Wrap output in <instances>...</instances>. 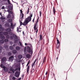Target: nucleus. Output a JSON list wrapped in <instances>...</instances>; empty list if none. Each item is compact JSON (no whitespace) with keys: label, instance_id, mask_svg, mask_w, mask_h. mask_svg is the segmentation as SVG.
<instances>
[{"label":"nucleus","instance_id":"c85d7f7f","mask_svg":"<svg viewBox=\"0 0 80 80\" xmlns=\"http://www.w3.org/2000/svg\"><path fill=\"white\" fill-rule=\"evenodd\" d=\"M2 25L0 24V31H3V29L2 28Z\"/></svg>","mask_w":80,"mask_h":80},{"label":"nucleus","instance_id":"c03bdc74","mask_svg":"<svg viewBox=\"0 0 80 80\" xmlns=\"http://www.w3.org/2000/svg\"><path fill=\"white\" fill-rule=\"evenodd\" d=\"M1 20H4V19H5V18L3 17H1Z\"/></svg>","mask_w":80,"mask_h":80},{"label":"nucleus","instance_id":"6e6d98bb","mask_svg":"<svg viewBox=\"0 0 80 80\" xmlns=\"http://www.w3.org/2000/svg\"><path fill=\"white\" fill-rule=\"evenodd\" d=\"M36 30H37L36 31V33H37L38 32V29H37Z\"/></svg>","mask_w":80,"mask_h":80},{"label":"nucleus","instance_id":"5701e85b","mask_svg":"<svg viewBox=\"0 0 80 80\" xmlns=\"http://www.w3.org/2000/svg\"><path fill=\"white\" fill-rule=\"evenodd\" d=\"M30 69V66H28L27 68V72L28 73Z\"/></svg>","mask_w":80,"mask_h":80},{"label":"nucleus","instance_id":"680f3d73","mask_svg":"<svg viewBox=\"0 0 80 80\" xmlns=\"http://www.w3.org/2000/svg\"><path fill=\"white\" fill-rule=\"evenodd\" d=\"M48 73V72H47L45 73V75H47Z\"/></svg>","mask_w":80,"mask_h":80},{"label":"nucleus","instance_id":"49530a36","mask_svg":"<svg viewBox=\"0 0 80 80\" xmlns=\"http://www.w3.org/2000/svg\"><path fill=\"white\" fill-rule=\"evenodd\" d=\"M19 44L22 47V45H23L22 44V43L20 42H19Z\"/></svg>","mask_w":80,"mask_h":80},{"label":"nucleus","instance_id":"f704fd0d","mask_svg":"<svg viewBox=\"0 0 80 80\" xmlns=\"http://www.w3.org/2000/svg\"><path fill=\"white\" fill-rule=\"evenodd\" d=\"M6 38L9 39V38H10V36L9 35H7L6 36Z\"/></svg>","mask_w":80,"mask_h":80},{"label":"nucleus","instance_id":"69168bd1","mask_svg":"<svg viewBox=\"0 0 80 80\" xmlns=\"http://www.w3.org/2000/svg\"><path fill=\"white\" fill-rule=\"evenodd\" d=\"M78 16H77V18H76V19H78Z\"/></svg>","mask_w":80,"mask_h":80},{"label":"nucleus","instance_id":"39448f33","mask_svg":"<svg viewBox=\"0 0 80 80\" xmlns=\"http://www.w3.org/2000/svg\"><path fill=\"white\" fill-rule=\"evenodd\" d=\"M38 18L37 19L36 23L34 24V30H36L37 29V23H38Z\"/></svg>","mask_w":80,"mask_h":80},{"label":"nucleus","instance_id":"412c9836","mask_svg":"<svg viewBox=\"0 0 80 80\" xmlns=\"http://www.w3.org/2000/svg\"><path fill=\"white\" fill-rule=\"evenodd\" d=\"M3 34L4 35H7L8 34V32H4L3 33Z\"/></svg>","mask_w":80,"mask_h":80},{"label":"nucleus","instance_id":"864d4df0","mask_svg":"<svg viewBox=\"0 0 80 80\" xmlns=\"http://www.w3.org/2000/svg\"><path fill=\"white\" fill-rule=\"evenodd\" d=\"M24 74H22V79L24 77Z\"/></svg>","mask_w":80,"mask_h":80},{"label":"nucleus","instance_id":"473e14b6","mask_svg":"<svg viewBox=\"0 0 80 80\" xmlns=\"http://www.w3.org/2000/svg\"><path fill=\"white\" fill-rule=\"evenodd\" d=\"M10 50H13V46H10Z\"/></svg>","mask_w":80,"mask_h":80},{"label":"nucleus","instance_id":"4c0bfd02","mask_svg":"<svg viewBox=\"0 0 80 80\" xmlns=\"http://www.w3.org/2000/svg\"><path fill=\"white\" fill-rule=\"evenodd\" d=\"M8 56H11L12 55V53L10 52H9L8 53Z\"/></svg>","mask_w":80,"mask_h":80},{"label":"nucleus","instance_id":"c9c22d12","mask_svg":"<svg viewBox=\"0 0 80 80\" xmlns=\"http://www.w3.org/2000/svg\"><path fill=\"white\" fill-rule=\"evenodd\" d=\"M11 18V15L8 14V18Z\"/></svg>","mask_w":80,"mask_h":80},{"label":"nucleus","instance_id":"338daca9","mask_svg":"<svg viewBox=\"0 0 80 80\" xmlns=\"http://www.w3.org/2000/svg\"><path fill=\"white\" fill-rule=\"evenodd\" d=\"M0 15H1V16H2V13H0Z\"/></svg>","mask_w":80,"mask_h":80},{"label":"nucleus","instance_id":"2eb2a0df","mask_svg":"<svg viewBox=\"0 0 80 80\" xmlns=\"http://www.w3.org/2000/svg\"><path fill=\"white\" fill-rule=\"evenodd\" d=\"M17 70H18L19 72H20V68H16L15 69H14V72L17 71Z\"/></svg>","mask_w":80,"mask_h":80},{"label":"nucleus","instance_id":"6ab92c4d","mask_svg":"<svg viewBox=\"0 0 80 80\" xmlns=\"http://www.w3.org/2000/svg\"><path fill=\"white\" fill-rule=\"evenodd\" d=\"M23 57V56L22 55H19L18 56V58L19 59H20L22 58Z\"/></svg>","mask_w":80,"mask_h":80},{"label":"nucleus","instance_id":"58836bf2","mask_svg":"<svg viewBox=\"0 0 80 80\" xmlns=\"http://www.w3.org/2000/svg\"><path fill=\"white\" fill-rule=\"evenodd\" d=\"M3 34V32H0V36H2V35Z\"/></svg>","mask_w":80,"mask_h":80},{"label":"nucleus","instance_id":"603ef678","mask_svg":"<svg viewBox=\"0 0 80 80\" xmlns=\"http://www.w3.org/2000/svg\"><path fill=\"white\" fill-rule=\"evenodd\" d=\"M2 9H5V7L4 6H2Z\"/></svg>","mask_w":80,"mask_h":80},{"label":"nucleus","instance_id":"4d7b16f0","mask_svg":"<svg viewBox=\"0 0 80 80\" xmlns=\"http://www.w3.org/2000/svg\"><path fill=\"white\" fill-rule=\"evenodd\" d=\"M24 52H26V47H25L24 48Z\"/></svg>","mask_w":80,"mask_h":80},{"label":"nucleus","instance_id":"f3484780","mask_svg":"<svg viewBox=\"0 0 80 80\" xmlns=\"http://www.w3.org/2000/svg\"><path fill=\"white\" fill-rule=\"evenodd\" d=\"M0 38L2 40H4L5 38V36H3V35H2L0 36Z\"/></svg>","mask_w":80,"mask_h":80},{"label":"nucleus","instance_id":"0eeeda50","mask_svg":"<svg viewBox=\"0 0 80 80\" xmlns=\"http://www.w3.org/2000/svg\"><path fill=\"white\" fill-rule=\"evenodd\" d=\"M20 73V72L18 71H17L16 72H15V77L17 78L19 77Z\"/></svg>","mask_w":80,"mask_h":80},{"label":"nucleus","instance_id":"a878e982","mask_svg":"<svg viewBox=\"0 0 80 80\" xmlns=\"http://www.w3.org/2000/svg\"><path fill=\"white\" fill-rule=\"evenodd\" d=\"M4 43V40L3 39H2L1 40H0V43L1 44V43Z\"/></svg>","mask_w":80,"mask_h":80},{"label":"nucleus","instance_id":"6e6552de","mask_svg":"<svg viewBox=\"0 0 80 80\" xmlns=\"http://www.w3.org/2000/svg\"><path fill=\"white\" fill-rule=\"evenodd\" d=\"M11 25L10 26V28H12V29H13L15 28V27L16 25L15 24H13V23L12 22L11 23Z\"/></svg>","mask_w":80,"mask_h":80},{"label":"nucleus","instance_id":"13d9d810","mask_svg":"<svg viewBox=\"0 0 80 80\" xmlns=\"http://www.w3.org/2000/svg\"><path fill=\"white\" fill-rule=\"evenodd\" d=\"M10 13L11 14H13V12L12 11H10Z\"/></svg>","mask_w":80,"mask_h":80},{"label":"nucleus","instance_id":"bb28decb","mask_svg":"<svg viewBox=\"0 0 80 80\" xmlns=\"http://www.w3.org/2000/svg\"><path fill=\"white\" fill-rule=\"evenodd\" d=\"M8 22L9 23H12V19H9L8 20Z\"/></svg>","mask_w":80,"mask_h":80},{"label":"nucleus","instance_id":"f257e3e1","mask_svg":"<svg viewBox=\"0 0 80 80\" xmlns=\"http://www.w3.org/2000/svg\"><path fill=\"white\" fill-rule=\"evenodd\" d=\"M30 16L28 17L27 18H26L24 20L23 25H27L30 22H31L32 20V17L33 16V12L31 13V12L30 13Z\"/></svg>","mask_w":80,"mask_h":80},{"label":"nucleus","instance_id":"dca6fc26","mask_svg":"<svg viewBox=\"0 0 80 80\" xmlns=\"http://www.w3.org/2000/svg\"><path fill=\"white\" fill-rule=\"evenodd\" d=\"M10 71H12V73H15V69H13L12 68H10Z\"/></svg>","mask_w":80,"mask_h":80},{"label":"nucleus","instance_id":"1a4fd4ad","mask_svg":"<svg viewBox=\"0 0 80 80\" xmlns=\"http://www.w3.org/2000/svg\"><path fill=\"white\" fill-rule=\"evenodd\" d=\"M13 59H14V57L13 56H11L9 58V60L10 61H13Z\"/></svg>","mask_w":80,"mask_h":80},{"label":"nucleus","instance_id":"cd10ccee","mask_svg":"<svg viewBox=\"0 0 80 80\" xmlns=\"http://www.w3.org/2000/svg\"><path fill=\"white\" fill-rule=\"evenodd\" d=\"M5 27H9V24L8 23H6L5 24Z\"/></svg>","mask_w":80,"mask_h":80},{"label":"nucleus","instance_id":"79ce46f5","mask_svg":"<svg viewBox=\"0 0 80 80\" xmlns=\"http://www.w3.org/2000/svg\"><path fill=\"white\" fill-rule=\"evenodd\" d=\"M13 37H14V36H11L10 38L12 40H13Z\"/></svg>","mask_w":80,"mask_h":80},{"label":"nucleus","instance_id":"9b49d317","mask_svg":"<svg viewBox=\"0 0 80 80\" xmlns=\"http://www.w3.org/2000/svg\"><path fill=\"white\" fill-rule=\"evenodd\" d=\"M21 13H22V18H23V17H24V14L23 13V12L22 11V10H20Z\"/></svg>","mask_w":80,"mask_h":80},{"label":"nucleus","instance_id":"20e7f679","mask_svg":"<svg viewBox=\"0 0 80 80\" xmlns=\"http://www.w3.org/2000/svg\"><path fill=\"white\" fill-rule=\"evenodd\" d=\"M0 67L3 68L4 71L5 72H7L8 71V68L7 67H5L4 64H1L0 65Z\"/></svg>","mask_w":80,"mask_h":80},{"label":"nucleus","instance_id":"4be33fe9","mask_svg":"<svg viewBox=\"0 0 80 80\" xmlns=\"http://www.w3.org/2000/svg\"><path fill=\"white\" fill-rule=\"evenodd\" d=\"M46 57H44L43 59V63H42V65H43V63H44L46 61Z\"/></svg>","mask_w":80,"mask_h":80},{"label":"nucleus","instance_id":"72a5a7b5","mask_svg":"<svg viewBox=\"0 0 80 80\" xmlns=\"http://www.w3.org/2000/svg\"><path fill=\"white\" fill-rule=\"evenodd\" d=\"M31 72H35V69L34 68H32Z\"/></svg>","mask_w":80,"mask_h":80},{"label":"nucleus","instance_id":"4468645a","mask_svg":"<svg viewBox=\"0 0 80 80\" xmlns=\"http://www.w3.org/2000/svg\"><path fill=\"white\" fill-rule=\"evenodd\" d=\"M26 57L28 58H30L31 57V55H30V54H27L26 55Z\"/></svg>","mask_w":80,"mask_h":80},{"label":"nucleus","instance_id":"9d476101","mask_svg":"<svg viewBox=\"0 0 80 80\" xmlns=\"http://www.w3.org/2000/svg\"><path fill=\"white\" fill-rule=\"evenodd\" d=\"M25 45L26 46V45H28V46H29L31 47V48H32V47H33V46H32V44H31V43H25Z\"/></svg>","mask_w":80,"mask_h":80},{"label":"nucleus","instance_id":"de8ad7c7","mask_svg":"<svg viewBox=\"0 0 80 80\" xmlns=\"http://www.w3.org/2000/svg\"><path fill=\"white\" fill-rule=\"evenodd\" d=\"M17 31L18 32H19V28H17Z\"/></svg>","mask_w":80,"mask_h":80},{"label":"nucleus","instance_id":"0e129e2a","mask_svg":"<svg viewBox=\"0 0 80 80\" xmlns=\"http://www.w3.org/2000/svg\"><path fill=\"white\" fill-rule=\"evenodd\" d=\"M8 73H12V72H8Z\"/></svg>","mask_w":80,"mask_h":80},{"label":"nucleus","instance_id":"f03ea898","mask_svg":"<svg viewBox=\"0 0 80 80\" xmlns=\"http://www.w3.org/2000/svg\"><path fill=\"white\" fill-rule=\"evenodd\" d=\"M30 47H31L30 46H27V52H28V53H30V54H32L33 53V49L32 48H32H30Z\"/></svg>","mask_w":80,"mask_h":80},{"label":"nucleus","instance_id":"e2e57ef3","mask_svg":"<svg viewBox=\"0 0 80 80\" xmlns=\"http://www.w3.org/2000/svg\"><path fill=\"white\" fill-rule=\"evenodd\" d=\"M23 4H24V3H23V4L22 5V6L23 7H24V6H23Z\"/></svg>","mask_w":80,"mask_h":80},{"label":"nucleus","instance_id":"423d86ee","mask_svg":"<svg viewBox=\"0 0 80 80\" xmlns=\"http://www.w3.org/2000/svg\"><path fill=\"white\" fill-rule=\"evenodd\" d=\"M59 47H60V41L59 40H57V44L56 46V48L58 49L59 48Z\"/></svg>","mask_w":80,"mask_h":80},{"label":"nucleus","instance_id":"a19ab883","mask_svg":"<svg viewBox=\"0 0 80 80\" xmlns=\"http://www.w3.org/2000/svg\"><path fill=\"white\" fill-rule=\"evenodd\" d=\"M30 62V60L28 61V62L27 65L26 67H28V65H29Z\"/></svg>","mask_w":80,"mask_h":80},{"label":"nucleus","instance_id":"09e8293b","mask_svg":"<svg viewBox=\"0 0 80 80\" xmlns=\"http://www.w3.org/2000/svg\"><path fill=\"white\" fill-rule=\"evenodd\" d=\"M5 48H8V46H7V45H6L5 46Z\"/></svg>","mask_w":80,"mask_h":80},{"label":"nucleus","instance_id":"3c124183","mask_svg":"<svg viewBox=\"0 0 80 80\" xmlns=\"http://www.w3.org/2000/svg\"><path fill=\"white\" fill-rule=\"evenodd\" d=\"M35 17H34V18L33 19V20H32V22H33V23H34V21L35 20Z\"/></svg>","mask_w":80,"mask_h":80},{"label":"nucleus","instance_id":"f8f14e48","mask_svg":"<svg viewBox=\"0 0 80 80\" xmlns=\"http://www.w3.org/2000/svg\"><path fill=\"white\" fill-rule=\"evenodd\" d=\"M12 35H13V36H14V38H15V39H18V37L17 36V35H16V34H13Z\"/></svg>","mask_w":80,"mask_h":80},{"label":"nucleus","instance_id":"aec40b11","mask_svg":"<svg viewBox=\"0 0 80 80\" xmlns=\"http://www.w3.org/2000/svg\"><path fill=\"white\" fill-rule=\"evenodd\" d=\"M20 26H22V25H24V26H25V25H23V23H24V22H22L20 21Z\"/></svg>","mask_w":80,"mask_h":80},{"label":"nucleus","instance_id":"7c9ffc66","mask_svg":"<svg viewBox=\"0 0 80 80\" xmlns=\"http://www.w3.org/2000/svg\"><path fill=\"white\" fill-rule=\"evenodd\" d=\"M8 33L9 35H12V34H13V33L12 32H8Z\"/></svg>","mask_w":80,"mask_h":80},{"label":"nucleus","instance_id":"a18cd8bd","mask_svg":"<svg viewBox=\"0 0 80 80\" xmlns=\"http://www.w3.org/2000/svg\"><path fill=\"white\" fill-rule=\"evenodd\" d=\"M15 79H16V78H15V77H13L12 78V80H15Z\"/></svg>","mask_w":80,"mask_h":80},{"label":"nucleus","instance_id":"052dcab7","mask_svg":"<svg viewBox=\"0 0 80 80\" xmlns=\"http://www.w3.org/2000/svg\"><path fill=\"white\" fill-rule=\"evenodd\" d=\"M30 38L31 40H33V38H32V37L30 36Z\"/></svg>","mask_w":80,"mask_h":80},{"label":"nucleus","instance_id":"bf43d9fd","mask_svg":"<svg viewBox=\"0 0 80 80\" xmlns=\"http://www.w3.org/2000/svg\"><path fill=\"white\" fill-rule=\"evenodd\" d=\"M2 1H4V2H7V0H2Z\"/></svg>","mask_w":80,"mask_h":80},{"label":"nucleus","instance_id":"ea45409f","mask_svg":"<svg viewBox=\"0 0 80 80\" xmlns=\"http://www.w3.org/2000/svg\"><path fill=\"white\" fill-rule=\"evenodd\" d=\"M29 10H30V8H28V11H27V14H28V13H29Z\"/></svg>","mask_w":80,"mask_h":80},{"label":"nucleus","instance_id":"e433bc0d","mask_svg":"<svg viewBox=\"0 0 80 80\" xmlns=\"http://www.w3.org/2000/svg\"><path fill=\"white\" fill-rule=\"evenodd\" d=\"M4 42H8V39H5L4 40Z\"/></svg>","mask_w":80,"mask_h":80},{"label":"nucleus","instance_id":"ddd939ff","mask_svg":"<svg viewBox=\"0 0 80 80\" xmlns=\"http://www.w3.org/2000/svg\"><path fill=\"white\" fill-rule=\"evenodd\" d=\"M16 49L17 50V51H19L20 50V48L19 46H17L16 47Z\"/></svg>","mask_w":80,"mask_h":80},{"label":"nucleus","instance_id":"a211bd4d","mask_svg":"<svg viewBox=\"0 0 80 80\" xmlns=\"http://www.w3.org/2000/svg\"><path fill=\"white\" fill-rule=\"evenodd\" d=\"M11 29L9 28H8L6 30V31L8 32H11Z\"/></svg>","mask_w":80,"mask_h":80},{"label":"nucleus","instance_id":"37998d69","mask_svg":"<svg viewBox=\"0 0 80 80\" xmlns=\"http://www.w3.org/2000/svg\"><path fill=\"white\" fill-rule=\"evenodd\" d=\"M7 2H8V4H11L10 2V0H7Z\"/></svg>","mask_w":80,"mask_h":80},{"label":"nucleus","instance_id":"774afa93","mask_svg":"<svg viewBox=\"0 0 80 80\" xmlns=\"http://www.w3.org/2000/svg\"><path fill=\"white\" fill-rule=\"evenodd\" d=\"M40 63L39 64V66H38V67H40Z\"/></svg>","mask_w":80,"mask_h":80},{"label":"nucleus","instance_id":"7ed1b4c3","mask_svg":"<svg viewBox=\"0 0 80 80\" xmlns=\"http://www.w3.org/2000/svg\"><path fill=\"white\" fill-rule=\"evenodd\" d=\"M7 61V58L5 57L3 58L1 60V62L0 65H6L7 63H6Z\"/></svg>","mask_w":80,"mask_h":80},{"label":"nucleus","instance_id":"b1692460","mask_svg":"<svg viewBox=\"0 0 80 80\" xmlns=\"http://www.w3.org/2000/svg\"><path fill=\"white\" fill-rule=\"evenodd\" d=\"M40 40H42L43 38V36L42 34L40 35Z\"/></svg>","mask_w":80,"mask_h":80},{"label":"nucleus","instance_id":"c756f323","mask_svg":"<svg viewBox=\"0 0 80 80\" xmlns=\"http://www.w3.org/2000/svg\"><path fill=\"white\" fill-rule=\"evenodd\" d=\"M12 52L13 53H16L17 52V50H14L12 51Z\"/></svg>","mask_w":80,"mask_h":80},{"label":"nucleus","instance_id":"8fccbe9b","mask_svg":"<svg viewBox=\"0 0 80 80\" xmlns=\"http://www.w3.org/2000/svg\"><path fill=\"white\" fill-rule=\"evenodd\" d=\"M39 14L40 15V17H41V16L42 15V13H41V11H40Z\"/></svg>","mask_w":80,"mask_h":80},{"label":"nucleus","instance_id":"2f4dec72","mask_svg":"<svg viewBox=\"0 0 80 80\" xmlns=\"http://www.w3.org/2000/svg\"><path fill=\"white\" fill-rule=\"evenodd\" d=\"M36 62V59L34 61V63H32V67H33V66H34V65H35V62Z\"/></svg>","mask_w":80,"mask_h":80},{"label":"nucleus","instance_id":"5fc2aeb1","mask_svg":"<svg viewBox=\"0 0 80 80\" xmlns=\"http://www.w3.org/2000/svg\"><path fill=\"white\" fill-rule=\"evenodd\" d=\"M21 79H22V78H20L19 79H18V80H21Z\"/></svg>","mask_w":80,"mask_h":80},{"label":"nucleus","instance_id":"393cba45","mask_svg":"<svg viewBox=\"0 0 80 80\" xmlns=\"http://www.w3.org/2000/svg\"><path fill=\"white\" fill-rule=\"evenodd\" d=\"M53 14L54 15H55V12H56V11H55V7H53Z\"/></svg>","mask_w":80,"mask_h":80}]
</instances>
